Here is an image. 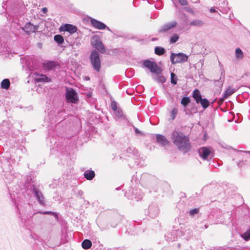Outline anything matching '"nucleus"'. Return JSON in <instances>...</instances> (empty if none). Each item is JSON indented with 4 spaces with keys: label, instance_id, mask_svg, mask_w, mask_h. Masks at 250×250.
Listing matches in <instances>:
<instances>
[{
    "label": "nucleus",
    "instance_id": "1",
    "mask_svg": "<svg viewBox=\"0 0 250 250\" xmlns=\"http://www.w3.org/2000/svg\"><path fill=\"white\" fill-rule=\"evenodd\" d=\"M171 138L174 145L179 151L183 152L184 154L188 152L191 149V146L188 136L183 132L174 130L171 135Z\"/></svg>",
    "mask_w": 250,
    "mask_h": 250
},
{
    "label": "nucleus",
    "instance_id": "2",
    "mask_svg": "<svg viewBox=\"0 0 250 250\" xmlns=\"http://www.w3.org/2000/svg\"><path fill=\"white\" fill-rule=\"evenodd\" d=\"M37 200L39 204L42 206L45 205V198L42 191L40 185H32L28 189Z\"/></svg>",
    "mask_w": 250,
    "mask_h": 250
},
{
    "label": "nucleus",
    "instance_id": "3",
    "mask_svg": "<svg viewBox=\"0 0 250 250\" xmlns=\"http://www.w3.org/2000/svg\"><path fill=\"white\" fill-rule=\"evenodd\" d=\"M89 60L94 70L99 72L101 68V61L99 53L95 50H93L90 54Z\"/></svg>",
    "mask_w": 250,
    "mask_h": 250
},
{
    "label": "nucleus",
    "instance_id": "4",
    "mask_svg": "<svg viewBox=\"0 0 250 250\" xmlns=\"http://www.w3.org/2000/svg\"><path fill=\"white\" fill-rule=\"evenodd\" d=\"M65 97L67 103L77 104L79 100V97L76 90L71 87L66 86Z\"/></svg>",
    "mask_w": 250,
    "mask_h": 250
},
{
    "label": "nucleus",
    "instance_id": "5",
    "mask_svg": "<svg viewBox=\"0 0 250 250\" xmlns=\"http://www.w3.org/2000/svg\"><path fill=\"white\" fill-rule=\"evenodd\" d=\"M125 195L128 199H135L136 201H139L142 199L144 196V193L140 189H135L131 188L128 190V191H126L125 192Z\"/></svg>",
    "mask_w": 250,
    "mask_h": 250
},
{
    "label": "nucleus",
    "instance_id": "6",
    "mask_svg": "<svg viewBox=\"0 0 250 250\" xmlns=\"http://www.w3.org/2000/svg\"><path fill=\"white\" fill-rule=\"evenodd\" d=\"M188 56L183 53H171L170 56L171 63H184L188 61Z\"/></svg>",
    "mask_w": 250,
    "mask_h": 250
},
{
    "label": "nucleus",
    "instance_id": "7",
    "mask_svg": "<svg viewBox=\"0 0 250 250\" xmlns=\"http://www.w3.org/2000/svg\"><path fill=\"white\" fill-rule=\"evenodd\" d=\"M144 67L148 68L152 73L159 75L161 73L162 70L155 62H152L149 60H146L143 62Z\"/></svg>",
    "mask_w": 250,
    "mask_h": 250
},
{
    "label": "nucleus",
    "instance_id": "8",
    "mask_svg": "<svg viewBox=\"0 0 250 250\" xmlns=\"http://www.w3.org/2000/svg\"><path fill=\"white\" fill-rule=\"evenodd\" d=\"M91 44L94 48L102 54L105 53L106 49L102 41L98 38H93L91 41Z\"/></svg>",
    "mask_w": 250,
    "mask_h": 250
},
{
    "label": "nucleus",
    "instance_id": "9",
    "mask_svg": "<svg viewBox=\"0 0 250 250\" xmlns=\"http://www.w3.org/2000/svg\"><path fill=\"white\" fill-rule=\"evenodd\" d=\"M60 31H65L69 33L70 34H73L76 33L78 30L77 27L71 24L65 23L62 25L60 28Z\"/></svg>",
    "mask_w": 250,
    "mask_h": 250
},
{
    "label": "nucleus",
    "instance_id": "10",
    "mask_svg": "<svg viewBox=\"0 0 250 250\" xmlns=\"http://www.w3.org/2000/svg\"><path fill=\"white\" fill-rule=\"evenodd\" d=\"M39 28V25H34L31 22H28L26 23L21 29L27 34H30L31 33H35Z\"/></svg>",
    "mask_w": 250,
    "mask_h": 250
},
{
    "label": "nucleus",
    "instance_id": "11",
    "mask_svg": "<svg viewBox=\"0 0 250 250\" xmlns=\"http://www.w3.org/2000/svg\"><path fill=\"white\" fill-rule=\"evenodd\" d=\"M177 21H173L163 25L158 30L159 33H166L177 25Z\"/></svg>",
    "mask_w": 250,
    "mask_h": 250
},
{
    "label": "nucleus",
    "instance_id": "12",
    "mask_svg": "<svg viewBox=\"0 0 250 250\" xmlns=\"http://www.w3.org/2000/svg\"><path fill=\"white\" fill-rule=\"evenodd\" d=\"M90 22L93 27L99 30H104L106 27L104 22L93 18L90 19Z\"/></svg>",
    "mask_w": 250,
    "mask_h": 250
},
{
    "label": "nucleus",
    "instance_id": "13",
    "mask_svg": "<svg viewBox=\"0 0 250 250\" xmlns=\"http://www.w3.org/2000/svg\"><path fill=\"white\" fill-rule=\"evenodd\" d=\"M31 74H33L36 76L35 77V80L37 83H48L51 81V79L44 74H37L36 72H31Z\"/></svg>",
    "mask_w": 250,
    "mask_h": 250
},
{
    "label": "nucleus",
    "instance_id": "14",
    "mask_svg": "<svg viewBox=\"0 0 250 250\" xmlns=\"http://www.w3.org/2000/svg\"><path fill=\"white\" fill-rule=\"evenodd\" d=\"M155 138L157 142L160 144L162 146H165L168 145L170 143L167 138L163 135L157 134L155 135Z\"/></svg>",
    "mask_w": 250,
    "mask_h": 250
},
{
    "label": "nucleus",
    "instance_id": "15",
    "mask_svg": "<svg viewBox=\"0 0 250 250\" xmlns=\"http://www.w3.org/2000/svg\"><path fill=\"white\" fill-rule=\"evenodd\" d=\"M198 153L200 156L204 160H207L210 154L211 151L207 147H201L198 149Z\"/></svg>",
    "mask_w": 250,
    "mask_h": 250
},
{
    "label": "nucleus",
    "instance_id": "16",
    "mask_svg": "<svg viewBox=\"0 0 250 250\" xmlns=\"http://www.w3.org/2000/svg\"><path fill=\"white\" fill-rule=\"evenodd\" d=\"M17 208L19 213L21 215L24 214L30 209V206L29 204H24L23 205L21 204H18L17 205Z\"/></svg>",
    "mask_w": 250,
    "mask_h": 250
},
{
    "label": "nucleus",
    "instance_id": "17",
    "mask_svg": "<svg viewBox=\"0 0 250 250\" xmlns=\"http://www.w3.org/2000/svg\"><path fill=\"white\" fill-rule=\"evenodd\" d=\"M25 65L29 71H32L37 68V66L34 62L32 58L27 57L25 59Z\"/></svg>",
    "mask_w": 250,
    "mask_h": 250
},
{
    "label": "nucleus",
    "instance_id": "18",
    "mask_svg": "<svg viewBox=\"0 0 250 250\" xmlns=\"http://www.w3.org/2000/svg\"><path fill=\"white\" fill-rule=\"evenodd\" d=\"M114 117L115 120L118 121H123L126 119L125 116L123 114L121 108L114 111Z\"/></svg>",
    "mask_w": 250,
    "mask_h": 250
},
{
    "label": "nucleus",
    "instance_id": "19",
    "mask_svg": "<svg viewBox=\"0 0 250 250\" xmlns=\"http://www.w3.org/2000/svg\"><path fill=\"white\" fill-rule=\"evenodd\" d=\"M25 184L27 185V188L28 189H29V188H31L32 185H39L36 182L35 176L34 174H30L27 176Z\"/></svg>",
    "mask_w": 250,
    "mask_h": 250
},
{
    "label": "nucleus",
    "instance_id": "20",
    "mask_svg": "<svg viewBox=\"0 0 250 250\" xmlns=\"http://www.w3.org/2000/svg\"><path fill=\"white\" fill-rule=\"evenodd\" d=\"M159 213V210L158 207L154 205L149 206L148 208V213L152 218L156 217Z\"/></svg>",
    "mask_w": 250,
    "mask_h": 250
},
{
    "label": "nucleus",
    "instance_id": "21",
    "mask_svg": "<svg viewBox=\"0 0 250 250\" xmlns=\"http://www.w3.org/2000/svg\"><path fill=\"white\" fill-rule=\"evenodd\" d=\"M236 89L232 88L230 86H229L225 91V93L223 95V97L221 99V100L223 101L225 99L227 98L229 96L232 95L234 93H235L236 91Z\"/></svg>",
    "mask_w": 250,
    "mask_h": 250
},
{
    "label": "nucleus",
    "instance_id": "22",
    "mask_svg": "<svg viewBox=\"0 0 250 250\" xmlns=\"http://www.w3.org/2000/svg\"><path fill=\"white\" fill-rule=\"evenodd\" d=\"M192 97L196 103L199 104V101L202 98V96L200 90L198 89H194L192 92Z\"/></svg>",
    "mask_w": 250,
    "mask_h": 250
},
{
    "label": "nucleus",
    "instance_id": "23",
    "mask_svg": "<svg viewBox=\"0 0 250 250\" xmlns=\"http://www.w3.org/2000/svg\"><path fill=\"white\" fill-rule=\"evenodd\" d=\"M84 177L87 180H92L95 176V173L92 170H86L83 173Z\"/></svg>",
    "mask_w": 250,
    "mask_h": 250
},
{
    "label": "nucleus",
    "instance_id": "24",
    "mask_svg": "<svg viewBox=\"0 0 250 250\" xmlns=\"http://www.w3.org/2000/svg\"><path fill=\"white\" fill-rule=\"evenodd\" d=\"M36 213H40V214H43V215H46V214L51 215H53L55 218V219L57 221L59 220V216H58L57 213L55 212H53L51 211H39L37 212L36 213H35V214H36Z\"/></svg>",
    "mask_w": 250,
    "mask_h": 250
},
{
    "label": "nucleus",
    "instance_id": "25",
    "mask_svg": "<svg viewBox=\"0 0 250 250\" xmlns=\"http://www.w3.org/2000/svg\"><path fill=\"white\" fill-rule=\"evenodd\" d=\"M92 246V242L89 239H84L82 243V247L84 250L90 249Z\"/></svg>",
    "mask_w": 250,
    "mask_h": 250
},
{
    "label": "nucleus",
    "instance_id": "26",
    "mask_svg": "<svg viewBox=\"0 0 250 250\" xmlns=\"http://www.w3.org/2000/svg\"><path fill=\"white\" fill-rule=\"evenodd\" d=\"M199 104L204 109H207L210 104L209 102L207 99L203 98L199 101Z\"/></svg>",
    "mask_w": 250,
    "mask_h": 250
},
{
    "label": "nucleus",
    "instance_id": "27",
    "mask_svg": "<svg viewBox=\"0 0 250 250\" xmlns=\"http://www.w3.org/2000/svg\"><path fill=\"white\" fill-rule=\"evenodd\" d=\"M57 64L54 61H49L44 63V66L47 69L52 70L56 68Z\"/></svg>",
    "mask_w": 250,
    "mask_h": 250
},
{
    "label": "nucleus",
    "instance_id": "28",
    "mask_svg": "<svg viewBox=\"0 0 250 250\" xmlns=\"http://www.w3.org/2000/svg\"><path fill=\"white\" fill-rule=\"evenodd\" d=\"M155 53L158 56H162L166 52L165 49L161 46H156L154 48Z\"/></svg>",
    "mask_w": 250,
    "mask_h": 250
},
{
    "label": "nucleus",
    "instance_id": "29",
    "mask_svg": "<svg viewBox=\"0 0 250 250\" xmlns=\"http://www.w3.org/2000/svg\"><path fill=\"white\" fill-rule=\"evenodd\" d=\"M1 87L3 89H8L10 86V82L9 79H4L1 82Z\"/></svg>",
    "mask_w": 250,
    "mask_h": 250
},
{
    "label": "nucleus",
    "instance_id": "30",
    "mask_svg": "<svg viewBox=\"0 0 250 250\" xmlns=\"http://www.w3.org/2000/svg\"><path fill=\"white\" fill-rule=\"evenodd\" d=\"M54 40L59 44H61L64 42L63 37L60 34L55 35L54 36Z\"/></svg>",
    "mask_w": 250,
    "mask_h": 250
},
{
    "label": "nucleus",
    "instance_id": "31",
    "mask_svg": "<svg viewBox=\"0 0 250 250\" xmlns=\"http://www.w3.org/2000/svg\"><path fill=\"white\" fill-rule=\"evenodd\" d=\"M190 99L188 97H183L181 101V104L185 107H186L188 104L190 103Z\"/></svg>",
    "mask_w": 250,
    "mask_h": 250
},
{
    "label": "nucleus",
    "instance_id": "32",
    "mask_svg": "<svg viewBox=\"0 0 250 250\" xmlns=\"http://www.w3.org/2000/svg\"><path fill=\"white\" fill-rule=\"evenodd\" d=\"M241 237L245 241L250 240V227L246 232L242 234Z\"/></svg>",
    "mask_w": 250,
    "mask_h": 250
},
{
    "label": "nucleus",
    "instance_id": "33",
    "mask_svg": "<svg viewBox=\"0 0 250 250\" xmlns=\"http://www.w3.org/2000/svg\"><path fill=\"white\" fill-rule=\"evenodd\" d=\"M179 39V36L177 34H173L170 38L169 42L170 44H173L177 42Z\"/></svg>",
    "mask_w": 250,
    "mask_h": 250
},
{
    "label": "nucleus",
    "instance_id": "34",
    "mask_svg": "<svg viewBox=\"0 0 250 250\" xmlns=\"http://www.w3.org/2000/svg\"><path fill=\"white\" fill-rule=\"evenodd\" d=\"M236 58L238 59H242L243 58V53L242 50L239 48L235 49Z\"/></svg>",
    "mask_w": 250,
    "mask_h": 250
},
{
    "label": "nucleus",
    "instance_id": "35",
    "mask_svg": "<svg viewBox=\"0 0 250 250\" xmlns=\"http://www.w3.org/2000/svg\"><path fill=\"white\" fill-rule=\"evenodd\" d=\"M178 113V110L176 108H173L170 112V119L173 121Z\"/></svg>",
    "mask_w": 250,
    "mask_h": 250
},
{
    "label": "nucleus",
    "instance_id": "36",
    "mask_svg": "<svg viewBox=\"0 0 250 250\" xmlns=\"http://www.w3.org/2000/svg\"><path fill=\"white\" fill-rule=\"evenodd\" d=\"M203 24V21L199 20L193 21L190 23V25L196 26H201Z\"/></svg>",
    "mask_w": 250,
    "mask_h": 250
},
{
    "label": "nucleus",
    "instance_id": "37",
    "mask_svg": "<svg viewBox=\"0 0 250 250\" xmlns=\"http://www.w3.org/2000/svg\"><path fill=\"white\" fill-rule=\"evenodd\" d=\"M170 82L173 84H176L177 83V78L176 75L174 73H171L170 74Z\"/></svg>",
    "mask_w": 250,
    "mask_h": 250
},
{
    "label": "nucleus",
    "instance_id": "38",
    "mask_svg": "<svg viewBox=\"0 0 250 250\" xmlns=\"http://www.w3.org/2000/svg\"><path fill=\"white\" fill-rule=\"evenodd\" d=\"M155 80L158 82V83H164L166 80V78L164 76H157L155 78Z\"/></svg>",
    "mask_w": 250,
    "mask_h": 250
},
{
    "label": "nucleus",
    "instance_id": "39",
    "mask_svg": "<svg viewBox=\"0 0 250 250\" xmlns=\"http://www.w3.org/2000/svg\"><path fill=\"white\" fill-rule=\"evenodd\" d=\"M111 107L112 110H113V111H116V110H118L119 108H118L117 103H116V102H115L114 101L111 102Z\"/></svg>",
    "mask_w": 250,
    "mask_h": 250
},
{
    "label": "nucleus",
    "instance_id": "40",
    "mask_svg": "<svg viewBox=\"0 0 250 250\" xmlns=\"http://www.w3.org/2000/svg\"><path fill=\"white\" fill-rule=\"evenodd\" d=\"M199 211V209L198 208H195L192 209H190L189 211V214L191 216H193L195 214H197Z\"/></svg>",
    "mask_w": 250,
    "mask_h": 250
},
{
    "label": "nucleus",
    "instance_id": "41",
    "mask_svg": "<svg viewBox=\"0 0 250 250\" xmlns=\"http://www.w3.org/2000/svg\"><path fill=\"white\" fill-rule=\"evenodd\" d=\"M224 250H244L241 249L239 246H236L235 247H226L224 249Z\"/></svg>",
    "mask_w": 250,
    "mask_h": 250
},
{
    "label": "nucleus",
    "instance_id": "42",
    "mask_svg": "<svg viewBox=\"0 0 250 250\" xmlns=\"http://www.w3.org/2000/svg\"><path fill=\"white\" fill-rule=\"evenodd\" d=\"M179 3L182 6H186L188 5V1L187 0H178Z\"/></svg>",
    "mask_w": 250,
    "mask_h": 250
},
{
    "label": "nucleus",
    "instance_id": "43",
    "mask_svg": "<svg viewBox=\"0 0 250 250\" xmlns=\"http://www.w3.org/2000/svg\"><path fill=\"white\" fill-rule=\"evenodd\" d=\"M184 9L186 12H187L188 13H192V14L193 13V9L189 7H185L184 8Z\"/></svg>",
    "mask_w": 250,
    "mask_h": 250
},
{
    "label": "nucleus",
    "instance_id": "44",
    "mask_svg": "<svg viewBox=\"0 0 250 250\" xmlns=\"http://www.w3.org/2000/svg\"><path fill=\"white\" fill-rule=\"evenodd\" d=\"M133 129L135 131V132L136 134L137 135H144L143 133L141 131H140L137 127H136L135 126H133Z\"/></svg>",
    "mask_w": 250,
    "mask_h": 250
},
{
    "label": "nucleus",
    "instance_id": "45",
    "mask_svg": "<svg viewBox=\"0 0 250 250\" xmlns=\"http://www.w3.org/2000/svg\"><path fill=\"white\" fill-rule=\"evenodd\" d=\"M228 4V2L226 1V0H223V1L222 2L221 5L222 7H225L227 6Z\"/></svg>",
    "mask_w": 250,
    "mask_h": 250
},
{
    "label": "nucleus",
    "instance_id": "46",
    "mask_svg": "<svg viewBox=\"0 0 250 250\" xmlns=\"http://www.w3.org/2000/svg\"><path fill=\"white\" fill-rule=\"evenodd\" d=\"M188 236L186 237V239H187V240H188V238H189L190 236H192V233H191V231H190V230H188Z\"/></svg>",
    "mask_w": 250,
    "mask_h": 250
},
{
    "label": "nucleus",
    "instance_id": "47",
    "mask_svg": "<svg viewBox=\"0 0 250 250\" xmlns=\"http://www.w3.org/2000/svg\"><path fill=\"white\" fill-rule=\"evenodd\" d=\"M42 11L44 14H45L47 12L48 9L46 7H43L42 8Z\"/></svg>",
    "mask_w": 250,
    "mask_h": 250
},
{
    "label": "nucleus",
    "instance_id": "48",
    "mask_svg": "<svg viewBox=\"0 0 250 250\" xmlns=\"http://www.w3.org/2000/svg\"><path fill=\"white\" fill-rule=\"evenodd\" d=\"M220 83V85L222 86L223 85V83H222V81H220V80H215L214 81V84L215 85H216V83Z\"/></svg>",
    "mask_w": 250,
    "mask_h": 250
},
{
    "label": "nucleus",
    "instance_id": "49",
    "mask_svg": "<svg viewBox=\"0 0 250 250\" xmlns=\"http://www.w3.org/2000/svg\"><path fill=\"white\" fill-rule=\"evenodd\" d=\"M209 11L211 13H214L216 12V10L213 7H211L210 9H209Z\"/></svg>",
    "mask_w": 250,
    "mask_h": 250
},
{
    "label": "nucleus",
    "instance_id": "50",
    "mask_svg": "<svg viewBox=\"0 0 250 250\" xmlns=\"http://www.w3.org/2000/svg\"><path fill=\"white\" fill-rule=\"evenodd\" d=\"M114 250H125V249L123 247H122V248H118L115 249Z\"/></svg>",
    "mask_w": 250,
    "mask_h": 250
},
{
    "label": "nucleus",
    "instance_id": "51",
    "mask_svg": "<svg viewBox=\"0 0 250 250\" xmlns=\"http://www.w3.org/2000/svg\"><path fill=\"white\" fill-rule=\"evenodd\" d=\"M92 96V94L91 93H88L87 94H86V97L87 98H90Z\"/></svg>",
    "mask_w": 250,
    "mask_h": 250
},
{
    "label": "nucleus",
    "instance_id": "52",
    "mask_svg": "<svg viewBox=\"0 0 250 250\" xmlns=\"http://www.w3.org/2000/svg\"><path fill=\"white\" fill-rule=\"evenodd\" d=\"M117 225V223H114L113 224H111V227L115 228Z\"/></svg>",
    "mask_w": 250,
    "mask_h": 250
},
{
    "label": "nucleus",
    "instance_id": "53",
    "mask_svg": "<svg viewBox=\"0 0 250 250\" xmlns=\"http://www.w3.org/2000/svg\"><path fill=\"white\" fill-rule=\"evenodd\" d=\"M105 29H106L109 31H111V30L110 29V28L108 27H107V26Z\"/></svg>",
    "mask_w": 250,
    "mask_h": 250
},
{
    "label": "nucleus",
    "instance_id": "54",
    "mask_svg": "<svg viewBox=\"0 0 250 250\" xmlns=\"http://www.w3.org/2000/svg\"><path fill=\"white\" fill-rule=\"evenodd\" d=\"M85 80H90V78H89V77H85Z\"/></svg>",
    "mask_w": 250,
    "mask_h": 250
},
{
    "label": "nucleus",
    "instance_id": "55",
    "mask_svg": "<svg viewBox=\"0 0 250 250\" xmlns=\"http://www.w3.org/2000/svg\"><path fill=\"white\" fill-rule=\"evenodd\" d=\"M244 152H245V153H247L250 154V151H244Z\"/></svg>",
    "mask_w": 250,
    "mask_h": 250
},
{
    "label": "nucleus",
    "instance_id": "56",
    "mask_svg": "<svg viewBox=\"0 0 250 250\" xmlns=\"http://www.w3.org/2000/svg\"><path fill=\"white\" fill-rule=\"evenodd\" d=\"M205 227L206 229H207V228H208V226L207 225H205Z\"/></svg>",
    "mask_w": 250,
    "mask_h": 250
},
{
    "label": "nucleus",
    "instance_id": "57",
    "mask_svg": "<svg viewBox=\"0 0 250 250\" xmlns=\"http://www.w3.org/2000/svg\"><path fill=\"white\" fill-rule=\"evenodd\" d=\"M62 112V110H61L59 112V114H61V113Z\"/></svg>",
    "mask_w": 250,
    "mask_h": 250
}]
</instances>
